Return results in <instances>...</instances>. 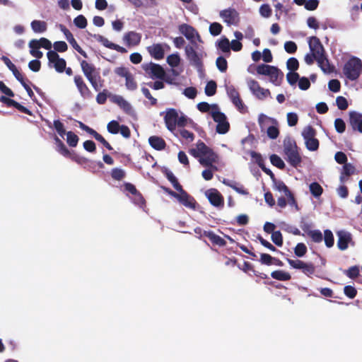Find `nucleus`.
<instances>
[{
	"mask_svg": "<svg viewBox=\"0 0 362 362\" xmlns=\"http://www.w3.org/2000/svg\"><path fill=\"white\" fill-rule=\"evenodd\" d=\"M189 153L195 158H199V163L204 166L209 168V170L217 171L218 168L214 163L218 162V156L203 141H199L197 143V148L191 149Z\"/></svg>",
	"mask_w": 362,
	"mask_h": 362,
	"instance_id": "nucleus-1",
	"label": "nucleus"
},
{
	"mask_svg": "<svg viewBox=\"0 0 362 362\" xmlns=\"http://www.w3.org/2000/svg\"><path fill=\"white\" fill-rule=\"evenodd\" d=\"M54 141L55 144V150L64 157L69 158L72 161H74L80 165L88 164L89 163L92 164L95 163V162L89 160L87 158L80 156L74 151H69L64 142L57 136L55 135L54 136Z\"/></svg>",
	"mask_w": 362,
	"mask_h": 362,
	"instance_id": "nucleus-2",
	"label": "nucleus"
},
{
	"mask_svg": "<svg viewBox=\"0 0 362 362\" xmlns=\"http://www.w3.org/2000/svg\"><path fill=\"white\" fill-rule=\"evenodd\" d=\"M284 151L287 156V161L293 167L297 168L302 162V158L298 151V146L295 141L288 139L284 141Z\"/></svg>",
	"mask_w": 362,
	"mask_h": 362,
	"instance_id": "nucleus-3",
	"label": "nucleus"
},
{
	"mask_svg": "<svg viewBox=\"0 0 362 362\" xmlns=\"http://www.w3.org/2000/svg\"><path fill=\"white\" fill-rule=\"evenodd\" d=\"M256 70L258 74L269 76L270 81L275 86H279L284 78V74L276 66L262 64L258 65Z\"/></svg>",
	"mask_w": 362,
	"mask_h": 362,
	"instance_id": "nucleus-4",
	"label": "nucleus"
},
{
	"mask_svg": "<svg viewBox=\"0 0 362 362\" xmlns=\"http://www.w3.org/2000/svg\"><path fill=\"white\" fill-rule=\"evenodd\" d=\"M216 104L212 105L211 117L215 122L217 123L216 131L218 134H225L230 129V124L227 120V117L223 112L218 110Z\"/></svg>",
	"mask_w": 362,
	"mask_h": 362,
	"instance_id": "nucleus-5",
	"label": "nucleus"
},
{
	"mask_svg": "<svg viewBox=\"0 0 362 362\" xmlns=\"http://www.w3.org/2000/svg\"><path fill=\"white\" fill-rule=\"evenodd\" d=\"M362 63L360 59L352 57L346 62L343 73L350 80H355L360 76Z\"/></svg>",
	"mask_w": 362,
	"mask_h": 362,
	"instance_id": "nucleus-6",
	"label": "nucleus"
},
{
	"mask_svg": "<svg viewBox=\"0 0 362 362\" xmlns=\"http://www.w3.org/2000/svg\"><path fill=\"white\" fill-rule=\"evenodd\" d=\"M316 130L310 125L305 127L302 132L306 148L310 151H315L319 148L320 142L315 137Z\"/></svg>",
	"mask_w": 362,
	"mask_h": 362,
	"instance_id": "nucleus-7",
	"label": "nucleus"
},
{
	"mask_svg": "<svg viewBox=\"0 0 362 362\" xmlns=\"http://www.w3.org/2000/svg\"><path fill=\"white\" fill-rule=\"evenodd\" d=\"M178 30L181 34L190 41L192 45L197 46L195 40L199 42H202L200 35L192 26L182 23L178 26Z\"/></svg>",
	"mask_w": 362,
	"mask_h": 362,
	"instance_id": "nucleus-8",
	"label": "nucleus"
},
{
	"mask_svg": "<svg viewBox=\"0 0 362 362\" xmlns=\"http://www.w3.org/2000/svg\"><path fill=\"white\" fill-rule=\"evenodd\" d=\"M194 45H187L185 47V54L187 58L189 61L190 64L195 66L198 70H202L203 68L202 53H198L195 49Z\"/></svg>",
	"mask_w": 362,
	"mask_h": 362,
	"instance_id": "nucleus-9",
	"label": "nucleus"
},
{
	"mask_svg": "<svg viewBox=\"0 0 362 362\" xmlns=\"http://www.w3.org/2000/svg\"><path fill=\"white\" fill-rule=\"evenodd\" d=\"M289 265L297 269H300L307 276L313 275L315 272V267L311 263H307L300 259H287Z\"/></svg>",
	"mask_w": 362,
	"mask_h": 362,
	"instance_id": "nucleus-10",
	"label": "nucleus"
},
{
	"mask_svg": "<svg viewBox=\"0 0 362 362\" xmlns=\"http://www.w3.org/2000/svg\"><path fill=\"white\" fill-rule=\"evenodd\" d=\"M81 70L88 81L98 78L101 77L100 74V69H97L93 64L89 63L86 60L80 62Z\"/></svg>",
	"mask_w": 362,
	"mask_h": 362,
	"instance_id": "nucleus-11",
	"label": "nucleus"
},
{
	"mask_svg": "<svg viewBox=\"0 0 362 362\" xmlns=\"http://www.w3.org/2000/svg\"><path fill=\"white\" fill-rule=\"evenodd\" d=\"M248 87L252 93L259 100H264L267 97H271V92L269 89H265L260 86L259 83L254 80L250 79L247 82Z\"/></svg>",
	"mask_w": 362,
	"mask_h": 362,
	"instance_id": "nucleus-12",
	"label": "nucleus"
},
{
	"mask_svg": "<svg viewBox=\"0 0 362 362\" xmlns=\"http://www.w3.org/2000/svg\"><path fill=\"white\" fill-rule=\"evenodd\" d=\"M143 69L153 79L157 78L161 80L165 77V71L164 69L158 64L150 63L147 64H144Z\"/></svg>",
	"mask_w": 362,
	"mask_h": 362,
	"instance_id": "nucleus-13",
	"label": "nucleus"
},
{
	"mask_svg": "<svg viewBox=\"0 0 362 362\" xmlns=\"http://www.w3.org/2000/svg\"><path fill=\"white\" fill-rule=\"evenodd\" d=\"M205 195L212 206L217 208L223 207L224 198L217 189L211 188L206 190Z\"/></svg>",
	"mask_w": 362,
	"mask_h": 362,
	"instance_id": "nucleus-14",
	"label": "nucleus"
},
{
	"mask_svg": "<svg viewBox=\"0 0 362 362\" xmlns=\"http://www.w3.org/2000/svg\"><path fill=\"white\" fill-rule=\"evenodd\" d=\"M178 115V112L174 108H168L165 110L164 122L167 129L172 132L176 129Z\"/></svg>",
	"mask_w": 362,
	"mask_h": 362,
	"instance_id": "nucleus-15",
	"label": "nucleus"
},
{
	"mask_svg": "<svg viewBox=\"0 0 362 362\" xmlns=\"http://www.w3.org/2000/svg\"><path fill=\"white\" fill-rule=\"evenodd\" d=\"M310 52L314 54L315 59L321 58L325 55V50L320 39L315 36H312L308 40Z\"/></svg>",
	"mask_w": 362,
	"mask_h": 362,
	"instance_id": "nucleus-16",
	"label": "nucleus"
},
{
	"mask_svg": "<svg viewBox=\"0 0 362 362\" xmlns=\"http://www.w3.org/2000/svg\"><path fill=\"white\" fill-rule=\"evenodd\" d=\"M78 122L79 127L82 130L85 131L86 132H87L90 135L93 136V138L96 141L100 142L107 149H108L109 151H111V150L113 149L112 146L109 144V142H107L101 134H100L95 130H94L93 129H92L90 127L87 126L86 124H85L82 122Z\"/></svg>",
	"mask_w": 362,
	"mask_h": 362,
	"instance_id": "nucleus-17",
	"label": "nucleus"
},
{
	"mask_svg": "<svg viewBox=\"0 0 362 362\" xmlns=\"http://www.w3.org/2000/svg\"><path fill=\"white\" fill-rule=\"evenodd\" d=\"M74 81L77 88L78 91L80 93V95L82 98H92L93 93L81 75H76L74 78Z\"/></svg>",
	"mask_w": 362,
	"mask_h": 362,
	"instance_id": "nucleus-18",
	"label": "nucleus"
},
{
	"mask_svg": "<svg viewBox=\"0 0 362 362\" xmlns=\"http://www.w3.org/2000/svg\"><path fill=\"white\" fill-rule=\"evenodd\" d=\"M59 28L71 46L83 57L88 58L86 52L78 45L72 33L64 25L60 24Z\"/></svg>",
	"mask_w": 362,
	"mask_h": 362,
	"instance_id": "nucleus-19",
	"label": "nucleus"
},
{
	"mask_svg": "<svg viewBox=\"0 0 362 362\" xmlns=\"http://www.w3.org/2000/svg\"><path fill=\"white\" fill-rule=\"evenodd\" d=\"M349 115V124L353 132L362 133V114L355 111H351Z\"/></svg>",
	"mask_w": 362,
	"mask_h": 362,
	"instance_id": "nucleus-20",
	"label": "nucleus"
},
{
	"mask_svg": "<svg viewBox=\"0 0 362 362\" xmlns=\"http://www.w3.org/2000/svg\"><path fill=\"white\" fill-rule=\"evenodd\" d=\"M175 199L178 200V202L184 205L185 206L195 209L197 206V202L194 199L193 197L189 195L185 190H183L182 192L177 193Z\"/></svg>",
	"mask_w": 362,
	"mask_h": 362,
	"instance_id": "nucleus-21",
	"label": "nucleus"
},
{
	"mask_svg": "<svg viewBox=\"0 0 362 362\" xmlns=\"http://www.w3.org/2000/svg\"><path fill=\"white\" fill-rule=\"evenodd\" d=\"M220 16L228 25H236L239 21L238 13L233 8L221 11Z\"/></svg>",
	"mask_w": 362,
	"mask_h": 362,
	"instance_id": "nucleus-22",
	"label": "nucleus"
},
{
	"mask_svg": "<svg viewBox=\"0 0 362 362\" xmlns=\"http://www.w3.org/2000/svg\"><path fill=\"white\" fill-rule=\"evenodd\" d=\"M164 46L168 49H170L168 45L165 44ZM148 51L150 55L155 59L160 60L164 58L165 51L162 44H153L152 46L148 47Z\"/></svg>",
	"mask_w": 362,
	"mask_h": 362,
	"instance_id": "nucleus-23",
	"label": "nucleus"
},
{
	"mask_svg": "<svg viewBox=\"0 0 362 362\" xmlns=\"http://www.w3.org/2000/svg\"><path fill=\"white\" fill-rule=\"evenodd\" d=\"M94 37L98 42H100L104 47L107 48L116 50L117 52L120 53H126L127 52L124 47L109 41L106 37H105L103 35H95Z\"/></svg>",
	"mask_w": 362,
	"mask_h": 362,
	"instance_id": "nucleus-24",
	"label": "nucleus"
},
{
	"mask_svg": "<svg viewBox=\"0 0 362 362\" xmlns=\"http://www.w3.org/2000/svg\"><path fill=\"white\" fill-rule=\"evenodd\" d=\"M338 236L337 247L340 250H346L349 246V243L351 241V235L344 230H340L337 233Z\"/></svg>",
	"mask_w": 362,
	"mask_h": 362,
	"instance_id": "nucleus-25",
	"label": "nucleus"
},
{
	"mask_svg": "<svg viewBox=\"0 0 362 362\" xmlns=\"http://www.w3.org/2000/svg\"><path fill=\"white\" fill-rule=\"evenodd\" d=\"M124 42L128 46H136L141 40V35L135 31H129L124 35Z\"/></svg>",
	"mask_w": 362,
	"mask_h": 362,
	"instance_id": "nucleus-26",
	"label": "nucleus"
},
{
	"mask_svg": "<svg viewBox=\"0 0 362 362\" xmlns=\"http://www.w3.org/2000/svg\"><path fill=\"white\" fill-rule=\"evenodd\" d=\"M113 103L117 104L125 113L131 115L132 107L131 104L121 95H116L113 98Z\"/></svg>",
	"mask_w": 362,
	"mask_h": 362,
	"instance_id": "nucleus-27",
	"label": "nucleus"
},
{
	"mask_svg": "<svg viewBox=\"0 0 362 362\" xmlns=\"http://www.w3.org/2000/svg\"><path fill=\"white\" fill-rule=\"evenodd\" d=\"M203 234L205 237L208 238L214 245L223 247L226 245V241L221 236L215 234L211 230L204 231Z\"/></svg>",
	"mask_w": 362,
	"mask_h": 362,
	"instance_id": "nucleus-28",
	"label": "nucleus"
},
{
	"mask_svg": "<svg viewBox=\"0 0 362 362\" xmlns=\"http://www.w3.org/2000/svg\"><path fill=\"white\" fill-rule=\"evenodd\" d=\"M223 184L225 185L230 187L233 189H234L238 194L243 195H248L249 192L247 189L244 187L243 185L236 183L235 181L229 180L228 179H223L222 181Z\"/></svg>",
	"mask_w": 362,
	"mask_h": 362,
	"instance_id": "nucleus-29",
	"label": "nucleus"
},
{
	"mask_svg": "<svg viewBox=\"0 0 362 362\" xmlns=\"http://www.w3.org/2000/svg\"><path fill=\"white\" fill-rule=\"evenodd\" d=\"M148 143L153 148L157 151L164 150L166 146L165 140L162 137L158 136H150L148 139Z\"/></svg>",
	"mask_w": 362,
	"mask_h": 362,
	"instance_id": "nucleus-30",
	"label": "nucleus"
},
{
	"mask_svg": "<svg viewBox=\"0 0 362 362\" xmlns=\"http://www.w3.org/2000/svg\"><path fill=\"white\" fill-rule=\"evenodd\" d=\"M351 15L354 20L359 18V10L362 9V0H349Z\"/></svg>",
	"mask_w": 362,
	"mask_h": 362,
	"instance_id": "nucleus-31",
	"label": "nucleus"
},
{
	"mask_svg": "<svg viewBox=\"0 0 362 362\" xmlns=\"http://www.w3.org/2000/svg\"><path fill=\"white\" fill-rule=\"evenodd\" d=\"M320 67V69L325 72V73H332L334 71V67L333 66H331L329 60L327 59L326 55H324L321 58L315 59Z\"/></svg>",
	"mask_w": 362,
	"mask_h": 362,
	"instance_id": "nucleus-32",
	"label": "nucleus"
},
{
	"mask_svg": "<svg viewBox=\"0 0 362 362\" xmlns=\"http://www.w3.org/2000/svg\"><path fill=\"white\" fill-rule=\"evenodd\" d=\"M30 26L33 32L35 33H44L47 29V24L43 21L34 20L31 22Z\"/></svg>",
	"mask_w": 362,
	"mask_h": 362,
	"instance_id": "nucleus-33",
	"label": "nucleus"
},
{
	"mask_svg": "<svg viewBox=\"0 0 362 362\" xmlns=\"http://www.w3.org/2000/svg\"><path fill=\"white\" fill-rule=\"evenodd\" d=\"M31 45L33 46V48L43 47L49 50L52 47L51 42L45 37H41L40 40H32Z\"/></svg>",
	"mask_w": 362,
	"mask_h": 362,
	"instance_id": "nucleus-34",
	"label": "nucleus"
},
{
	"mask_svg": "<svg viewBox=\"0 0 362 362\" xmlns=\"http://www.w3.org/2000/svg\"><path fill=\"white\" fill-rule=\"evenodd\" d=\"M271 276L273 279L279 281H288L291 279V274L283 270L274 271L272 272Z\"/></svg>",
	"mask_w": 362,
	"mask_h": 362,
	"instance_id": "nucleus-35",
	"label": "nucleus"
},
{
	"mask_svg": "<svg viewBox=\"0 0 362 362\" xmlns=\"http://www.w3.org/2000/svg\"><path fill=\"white\" fill-rule=\"evenodd\" d=\"M273 182V187L274 189L284 192L285 196H286L289 192H291L288 187L286 185V184L281 180L276 179Z\"/></svg>",
	"mask_w": 362,
	"mask_h": 362,
	"instance_id": "nucleus-36",
	"label": "nucleus"
},
{
	"mask_svg": "<svg viewBox=\"0 0 362 362\" xmlns=\"http://www.w3.org/2000/svg\"><path fill=\"white\" fill-rule=\"evenodd\" d=\"M342 172L340 176V180L341 182L344 181V176L349 177L351 175H354L356 172L355 167L351 163H345L342 168Z\"/></svg>",
	"mask_w": 362,
	"mask_h": 362,
	"instance_id": "nucleus-37",
	"label": "nucleus"
},
{
	"mask_svg": "<svg viewBox=\"0 0 362 362\" xmlns=\"http://www.w3.org/2000/svg\"><path fill=\"white\" fill-rule=\"evenodd\" d=\"M66 143L70 147H76L78 145L79 137L73 132L69 131L66 133Z\"/></svg>",
	"mask_w": 362,
	"mask_h": 362,
	"instance_id": "nucleus-38",
	"label": "nucleus"
},
{
	"mask_svg": "<svg viewBox=\"0 0 362 362\" xmlns=\"http://www.w3.org/2000/svg\"><path fill=\"white\" fill-rule=\"evenodd\" d=\"M310 192L315 197H320L323 192L322 186L317 182H312L309 186Z\"/></svg>",
	"mask_w": 362,
	"mask_h": 362,
	"instance_id": "nucleus-39",
	"label": "nucleus"
},
{
	"mask_svg": "<svg viewBox=\"0 0 362 362\" xmlns=\"http://www.w3.org/2000/svg\"><path fill=\"white\" fill-rule=\"evenodd\" d=\"M343 273L349 279H354L360 275V269L358 266H352L343 270Z\"/></svg>",
	"mask_w": 362,
	"mask_h": 362,
	"instance_id": "nucleus-40",
	"label": "nucleus"
},
{
	"mask_svg": "<svg viewBox=\"0 0 362 362\" xmlns=\"http://www.w3.org/2000/svg\"><path fill=\"white\" fill-rule=\"evenodd\" d=\"M271 163L279 169L284 170L285 163L283 160L276 154H272L269 157Z\"/></svg>",
	"mask_w": 362,
	"mask_h": 362,
	"instance_id": "nucleus-41",
	"label": "nucleus"
},
{
	"mask_svg": "<svg viewBox=\"0 0 362 362\" xmlns=\"http://www.w3.org/2000/svg\"><path fill=\"white\" fill-rule=\"evenodd\" d=\"M125 176V171L121 168H115L111 170V177L115 180L120 181L124 179Z\"/></svg>",
	"mask_w": 362,
	"mask_h": 362,
	"instance_id": "nucleus-42",
	"label": "nucleus"
},
{
	"mask_svg": "<svg viewBox=\"0 0 362 362\" xmlns=\"http://www.w3.org/2000/svg\"><path fill=\"white\" fill-rule=\"evenodd\" d=\"M217 85L214 81H209L205 86V94L207 96H213L216 93Z\"/></svg>",
	"mask_w": 362,
	"mask_h": 362,
	"instance_id": "nucleus-43",
	"label": "nucleus"
},
{
	"mask_svg": "<svg viewBox=\"0 0 362 362\" xmlns=\"http://www.w3.org/2000/svg\"><path fill=\"white\" fill-rule=\"evenodd\" d=\"M324 240L327 247H332L334 245V239L332 232L327 229L324 231Z\"/></svg>",
	"mask_w": 362,
	"mask_h": 362,
	"instance_id": "nucleus-44",
	"label": "nucleus"
},
{
	"mask_svg": "<svg viewBox=\"0 0 362 362\" xmlns=\"http://www.w3.org/2000/svg\"><path fill=\"white\" fill-rule=\"evenodd\" d=\"M217 47L223 52H230V42L226 37H223L218 42Z\"/></svg>",
	"mask_w": 362,
	"mask_h": 362,
	"instance_id": "nucleus-45",
	"label": "nucleus"
},
{
	"mask_svg": "<svg viewBox=\"0 0 362 362\" xmlns=\"http://www.w3.org/2000/svg\"><path fill=\"white\" fill-rule=\"evenodd\" d=\"M308 236L310 238L313 242L319 243L323 240L322 233L320 230H313L310 231Z\"/></svg>",
	"mask_w": 362,
	"mask_h": 362,
	"instance_id": "nucleus-46",
	"label": "nucleus"
},
{
	"mask_svg": "<svg viewBox=\"0 0 362 362\" xmlns=\"http://www.w3.org/2000/svg\"><path fill=\"white\" fill-rule=\"evenodd\" d=\"M209 33L213 36H217L220 35L223 30V26L219 23H212L209 25Z\"/></svg>",
	"mask_w": 362,
	"mask_h": 362,
	"instance_id": "nucleus-47",
	"label": "nucleus"
},
{
	"mask_svg": "<svg viewBox=\"0 0 362 362\" xmlns=\"http://www.w3.org/2000/svg\"><path fill=\"white\" fill-rule=\"evenodd\" d=\"M306 245L303 243H298L294 248V253L298 257H302L307 253Z\"/></svg>",
	"mask_w": 362,
	"mask_h": 362,
	"instance_id": "nucleus-48",
	"label": "nucleus"
},
{
	"mask_svg": "<svg viewBox=\"0 0 362 362\" xmlns=\"http://www.w3.org/2000/svg\"><path fill=\"white\" fill-rule=\"evenodd\" d=\"M119 127L120 124L116 120H112L110 122H108L107 125V129L109 133L112 134H117L119 132Z\"/></svg>",
	"mask_w": 362,
	"mask_h": 362,
	"instance_id": "nucleus-49",
	"label": "nucleus"
},
{
	"mask_svg": "<svg viewBox=\"0 0 362 362\" xmlns=\"http://www.w3.org/2000/svg\"><path fill=\"white\" fill-rule=\"evenodd\" d=\"M216 64L218 68V69L221 72H226L228 69V62L226 59L220 56L216 59Z\"/></svg>",
	"mask_w": 362,
	"mask_h": 362,
	"instance_id": "nucleus-50",
	"label": "nucleus"
},
{
	"mask_svg": "<svg viewBox=\"0 0 362 362\" xmlns=\"http://www.w3.org/2000/svg\"><path fill=\"white\" fill-rule=\"evenodd\" d=\"M125 86L128 90H134L137 88V83L132 74L125 78Z\"/></svg>",
	"mask_w": 362,
	"mask_h": 362,
	"instance_id": "nucleus-51",
	"label": "nucleus"
},
{
	"mask_svg": "<svg viewBox=\"0 0 362 362\" xmlns=\"http://www.w3.org/2000/svg\"><path fill=\"white\" fill-rule=\"evenodd\" d=\"M232 103L235 106V107L240 111L241 113H245L247 111V107L245 105L243 102L240 96L238 98L233 99L231 100Z\"/></svg>",
	"mask_w": 362,
	"mask_h": 362,
	"instance_id": "nucleus-52",
	"label": "nucleus"
},
{
	"mask_svg": "<svg viewBox=\"0 0 362 362\" xmlns=\"http://www.w3.org/2000/svg\"><path fill=\"white\" fill-rule=\"evenodd\" d=\"M74 25L81 29H83L87 26V20L83 15H78L74 19Z\"/></svg>",
	"mask_w": 362,
	"mask_h": 362,
	"instance_id": "nucleus-53",
	"label": "nucleus"
},
{
	"mask_svg": "<svg viewBox=\"0 0 362 362\" xmlns=\"http://www.w3.org/2000/svg\"><path fill=\"white\" fill-rule=\"evenodd\" d=\"M167 62L171 67H176L180 64V57L178 54H172L167 57Z\"/></svg>",
	"mask_w": 362,
	"mask_h": 362,
	"instance_id": "nucleus-54",
	"label": "nucleus"
},
{
	"mask_svg": "<svg viewBox=\"0 0 362 362\" xmlns=\"http://www.w3.org/2000/svg\"><path fill=\"white\" fill-rule=\"evenodd\" d=\"M271 238L272 242L278 247H281L283 245V236L281 231L276 230L273 232Z\"/></svg>",
	"mask_w": 362,
	"mask_h": 362,
	"instance_id": "nucleus-55",
	"label": "nucleus"
},
{
	"mask_svg": "<svg viewBox=\"0 0 362 362\" xmlns=\"http://www.w3.org/2000/svg\"><path fill=\"white\" fill-rule=\"evenodd\" d=\"M286 67L290 71H295L299 68V62L295 57H291L287 60Z\"/></svg>",
	"mask_w": 362,
	"mask_h": 362,
	"instance_id": "nucleus-56",
	"label": "nucleus"
},
{
	"mask_svg": "<svg viewBox=\"0 0 362 362\" xmlns=\"http://www.w3.org/2000/svg\"><path fill=\"white\" fill-rule=\"evenodd\" d=\"M299 78H300V76L297 72H296V71H289L286 74V80L291 86L296 85L297 81H298Z\"/></svg>",
	"mask_w": 362,
	"mask_h": 362,
	"instance_id": "nucleus-57",
	"label": "nucleus"
},
{
	"mask_svg": "<svg viewBox=\"0 0 362 362\" xmlns=\"http://www.w3.org/2000/svg\"><path fill=\"white\" fill-rule=\"evenodd\" d=\"M53 125H54V127L56 129L57 132L58 133V134L60 136L64 137V134H66V132L64 129V124L60 120L57 119V120L54 121Z\"/></svg>",
	"mask_w": 362,
	"mask_h": 362,
	"instance_id": "nucleus-58",
	"label": "nucleus"
},
{
	"mask_svg": "<svg viewBox=\"0 0 362 362\" xmlns=\"http://www.w3.org/2000/svg\"><path fill=\"white\" fill-rule=\"evenodd\" d=\"M179 133L181 137L188 142H192L194 139V134L185 129H180Z\"/></svg>",
	"mask_w": 362,
	"mask_h": 362,
	"instance_id": "nucleus-59",
	"label": "nucleus"
},
{
	"mask_svg": "<svg viewBox=\"0 0 362 362\" xmlns=\"http://www.w3.org/2000/svg\"><path fill=\"white\" fill-rule=\"evenodd\" d=\"M66 66V62L64 59L60 58L57 62L54 63V67L55 70L59 73H62L64 71Z\"/></svg>",
	"mask_w": 362,
	"mask_h": 362,
	"instance_id": "nucleus-60",
	"label": "nucleus"
},
{
	"mask_svg": "<svg viewBox=\"0 0 362 362\" xmlns=\"http://www.w3.org/2000/svg\"><path fill=\"white\" fill-rule=\"evenodd\" d=\"M272 8H270L269 4H262L259 7V13L264 18H269L272 16Z\"/></svg>",
	"mask_w": 362,
	"mask_h": 362,
	"instance_id": "nucleus-61",
	"label": "nucleus"
},
{
	"mask_svg": "<svg viewBox=\"0 0 362 362\" xmlns=\"http://www.w3.org/2000/svg\"><path fill=\"white\" fill-rule=\"evenodd\" d=\"M334 127L338 133H343L346 129V124L344 121L341 118H337L334 120Z\"/></svg>",
	"mask_w": 362,
	"mask_h": 362,
	"instance_id": "nucleus-62",
	"label": "nucleus"
},
{
	"mask_svg": "<svg viewBox=\"0 0 362 362\" xmlns=\"http://www.w3.org/2000/svg\"><path fill=\"white\" fill-rule=\"evenodd\" d=\"M328 88L331 91L337 93L340 90L341 83L337 79H332L328 83Z\"/></svg>",
	"mask_w": 362,
	"mask_h": 362,
	"instance_id": "nucleus-63",
	"label": "nucleus"
},
{
	"mask_svg": "<svg viewBox=\"0 0 362 362\" xmlns=\"http://www.w3.org/2000/svg\"><path fill=\"white\" fill-rule=\"evenodd\" d=\"M267 134L269 138L272 139H276L279 135V129L276 126H270L267 130Z\"/></svg>",
	"mask_w": 362,
	"mask_h": 362,
	"instance_id": "nucleus-64",
	"label": "nucleus"
}]
</instances>
